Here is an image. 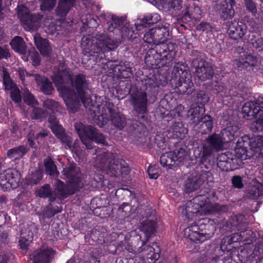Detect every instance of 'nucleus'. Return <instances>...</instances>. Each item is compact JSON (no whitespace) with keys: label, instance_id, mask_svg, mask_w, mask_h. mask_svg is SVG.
<instances>
[{"label":"nucleus","instance_id":"f257e3e1","mask_svg":"<svg viewBox=\"0 0 263 263\" xmlns=\"http://www.w3.org/2000/svg\"><path fill=\"white\" fill-rule=\"evenodd\" d=\"M51 79L69 112L75 113L79 110L81 100L85 108L92 106L90 109L93 111L94 121L99 126L102 127L110 120L114 126L120 129L126 124L125 117L116 110L111 103L105 102L93 106L90 95L87 92L88 85L84 75H76L72 79L69 69L62 67L51 76Z\"/></svg>","mask_w":263,"mask_h":263},{"label":"nucleus","instance_id":"f03ea898","mask_svg":"<svg viewBox=\"0 0 263 263\" xmlns=\"http://www.w3.org/2000/svg\"><path fill=\"white\" fill-rule=\"evenodd\" d=\"M95 165L105 171L108 175L116 177L126 176L130 171L128 165L124 160L117 159L116 155L109 152L98 155L95 160Z\"/></svg>","mask_w":263,"mask_h":263},{"label":"nucleus","instance_id":"7ed1b4c3","mask_svg":"<svg viewBox=\"0 0 263 263\" xmlns=\"http://www.w3.org/2000/svg\"><path fill=\"white\" fill-rule=\"evenodd\" d=\"M81 45L83 50L90 56L95 53H103L116 49L118 42L112 40L105 34H100L96 38L95 44L92 43L89 36H84L81 40Z\"/></svg>","mask_w":263,"mask_h":263},{"label":"nucleus","instance_id":"20e7f679","mask_svg":"<svg viewBox=\"0 0 263 263\" xmlns=\"http://www.w3.org/2000/svg\"><path fill=\"white\" fill-rule=\"evenodd\" d=\"M171 83L181 94H190L193 90L191 74L183 65L177 64L173 67Z\"/></svg>","mask_w":263,"mask_h":263},{"label":"nucleus","instance_id":"39448f33","mask_svg":"<svg viewBox=\"0 0 263 263\" xmlns=\"http://www.w3.org/2000/svg\"><path fill=\"white\" fill-rule=\"evenodd\" d=\"M262 142L259 136H255L250 138L245 136L238 139L235 148V155L237 157L246 160L248 158V150L263 156Z\"/></svg>","mask_w":263,"mask_h":263},{"label":"nucleus","instance_id":"423d86ee","mask_svg":"<svg viewBox=\"0 0 263 263\" xmlns=\"http://www.w3.org/2000/svg\"><path fill=\"white\" fill-rule=\"evenodd\" d=\"M74 127L82 143L87 149H93V141L104 145L108 144L103 135L92 125H85L79 122L75 124Z\"/></svg>","mask_w":263,"mask_h":263},{"label":"nucleus","instance_id":"0eeeda50","mask_svg":"<svg viewBox=\"0 0 263 263\" xmlns=\"http://www.w3.org/2000/svg\"><path fill=\"white\" fill-rule=\"evenodd\" d=\"M208 222L207 219H202L191 224L184 229V236L192 241L200 242L210 238L213 233L209 230L210 224Z\"/></svg>","mask_w":263,"mask_h":263},{"label":"nucleus","instance_id":"6e6552de","mask_svg":"<svg viewBox=\"0 0 263 263\" xmlns=\"http://www.w3.org/2000/svg\"><path fill=\"white\" fill-rule=\"evenodd\" d=\"M213 209V206L209 199L205 196L199 195L186 202L182 209V214L190 219L198 213L204 214L210 213Z\"/></svg>","mask_w":263,"mask_h":263},{"label":"nucleus","instance_id":"1a4fd4ad","mask_svg":"<svg viewBox=\"0 0 263 263\" xmlns=\"http://www.w3.org/2000/svg\"><path fill=\"white\" fill-rule=\"evenodd\" d=\"M17 13L25 30L29 31H36L41 25L43 16L40 14H32L27 6L20 5L17 6Z\"/></svg>","mask_w":263,"mask_h":263},{"label":"nucleus","instance_id":"9d476101","mask_svg":"<svg viewBox=\"0 0 263 263\" xmlns=\"http://www.w3.org/2000/svg\"><path fill=\"white\" fill-rule=\"evenodd\" d=\"M192 54L197 57L192 62V66L195 69V76L202 81L211 79L214 73L211 64L205 62L202 58L201 53L197 51H193Z\"/></svg>","mask_w":263,"mask_h":263},{"label":"nucleus","instance_id":"9b49d317","mask_svg":"<svg viewBox=\"0 0 263 263\" xmlns=\"http://www.w3.org/2000/svg\"><path fill=\"white\" fill-rule=\"evenodd\" d=\"M225 143L221 134L214 133L208 136L202 144V158L205 159L214 153L222 150Z\"/></svg>","mask_w":263,"mask_h":263},{"label":"nucleus","instance_id":"f8f14e48","mask_svg":"<svg viewBox=\"0 0 263 263\" xmlns=\"http://www.w3.org/2000/svg\"><path fill=\"white\" fill-rule=\"evenodd\" d=\"M170 35L166 25H161L150 29L144 35L143 41L148 44H159L166 41Z\"/></svg>","mask_w":263,"mask_h":263},{"label":"nucleus","instance_id":"ddd939ff","mask_svg":"<svg viewBox=\"0 0 263 263\" xmlns=\"http://www.w3.org/2000/svg\"><path fill=\"white\" fill-rule=\"evenodd\" d=\"M242 114L244 118L252 120L263 115V97H259L254 102H247L242 107Z\"/></svg>","mask_w":263,"mask_h":263},{"label":"nucleus","instance_id":"4468645a","mask_svg":"<svg viewBox=\"0 0 263 263\" xmlns=\"http://www.w3.org/2000/svg\"><path fill=\"white\" fill-rule=\"evenodd\" d=\"M20 181V174L15 169L8 168L0 174V185L3 188H16Z\"/></svg>","mask_w":263,"mask_h":263},{"label":"nucleus","instance_id":"2eb2a0df","mask_svg":"<svg viewBox=\"0 0 263 263\" xmlns=\"http://www.w3.org/2000/svg\"><path fill=\"white\" fill-rule=\"evenodd\" d=\"M148 100L147 93L144 91H137L130 94V102L134 109L138 114H143L146 112Z\"/></svg>","mask_w":263,"mask_h":263},{"label":"nucleus","instance_id":"dca6fc26","mask_svg":"<svg viewBox=\"0 0 263 263\" xmlns=\"http://www.w3.org/2000/svg\"><path fill=\"white\" fill-rule=\"evenodd\" d=\"M63 174L68 179L69 186L73 187L74 189H78L82 187L81 182L82 175L80 172V168L74 165L63 169Z\"/></svg>","mask_w":263,"mask_h":263},{"label":"nucleus","instance_id":"f3484780","mask_svg":"<svg viewBox=\"0 0 263 263\" xmlns=\"http://www.w3.org/2000/svg\"><path fill=\"white\" fill-rule=\"evenodd\" d=\"M155 44L156 54L161 60L171 61L175 57L176 53L175 44L169 42L167 44L161 43Z\"/></svg>","mask_w":263,"mask_h":263},{"label":"nucleus","instance_id":"a211bd4d","mask_svg":"<svg viewBox=\"0 0 263 263\" xmlns=\"http://www.w3.org/2000/svg\"><path fill=\"white\" fill-rule=\"evenodd\" d=\"M54 251L50 248H42L35 250L30 255L33 263H50L54 255Z\"/></svg>","mask_w":263,"mask_h":263},{"label":"nucleus","instance_id":"6ab92c4d","mask_svg":"<svg viewBox=\"0 0 263 263\" xmlns=\"http://www.w3.org/2000/svg\"><path fill=\"white\" fill-rule=\"evenodd\" d=\"M228 33L231 38L238 40L241 38L246 33L247 26L242 22L234 20L228 22Z\"/></svg>","mask_w":263,"mask_h":263},{"label":"nucleus","instance_id":"aec40b11","mask_svg":"<svg viewBox=\"0 0 263 263\" xmlns=\"http://www.w3.org/2000/svg\"><path fill=\"white\" fill-rule=\"evenodd\" d=\"M109 67L112 70L114 74L119 78H127L130 77L131 71L129 64L127 62H120L119 64L117 61L108 63Z\"/></svg>","mask_w":263,"mask_h":263},{"label":"nucleus","instance_id":"412c9836","mask_svg":"<svg viewBox=\"0 0 263 263\" xmlns=\"http://www.w3.org/2000/svg\"><path fill=\"white\" fill-rule=\"evenodd\" d=\"M147 242L142 241V246L138 248L137 252L138 253L144 252V255L149 258L152 261H155L160 257V249L157 243L153 245V246H145Z\"/></svg>","mask_w":263,"mask_h":263},{"label":"nucleus","instance_id":"4be33fe9","mask_svg":"<svg viewBox=\"0 0 263 263\" xmlns=\"http://www.w3.org/2000/svg\"><path fill=\"white\" fill-rule=\"evenodd\" d=\"M256 57L251 54H243L234 61V64L239 69H242L249 66H255L257 63Z\"/></svg>","mask_w":263,"mask_h":263},{"label":"nucleus","instance_id":"5701e85b","mask_svg":"<svg viewBox=\"0 0 263 263\" xmlns=\"http://www.w3.org/2000/svg\"><path fill=\"white\" fill-rule=\"evenodd\" d=\"M53 134L63 143H65L69 149H75V143L73 145L70 135L66 134L63 128L59 124L50 127Z\"/></svg>","mask_w":263,"mask_h":263},{"label":"nucleus","instance_id":"b1692460","mask_svg":"<svg viewBox=\"0 0 263 263\" xmlns=\"http://www.w3.org/2000/svg\"><path fill=\"white\" fill-rule=\"evenodd\" d=\"M204 181V177L201 175L189 177L185 184V192L190 193L198 189Z\"/></svg>","mask_w":263,"mask_h":263},{"label":"nucleus","instance_id":"393cba45","mask_svg":"<svg viewBox=\"0 0 263 263\" xmlns=\"http://www.w3.org/2000/svg\"><path fill=\"white\" fill-rule=\"evenodd\" d=\"M32 76L33 79L40 86V90L46 95H50L52 93L53 88L51 82L47 78L39 74H30Z\"/></svg>","mask_w":263,"mask_h":263},{"label":"nucleus","instance_id":"a878e982","mask_svg":"<svg viewBox=\"0 0 263 263\" xmlns=\"http://www.w3.org/2000/svg\"><path fill=\"white\" fill-rule=\"evenodd\" d=\"M205 109L202 105L195 106L192 105L187 112V116L190 121L195 125H197L202 120Z\"/></svg>","mask_w":263,"mask_h":263},{"label":"nucleus","instance_id":"bb28decb","mask_svg":"<svg viewBox=\"0 0 263 263\" xmlns=\"http://www.w3.org/2000/svg\"><path fill=\"white\" fill-rule=\"evenodd\" d=\"M35 45L41 53L44 56H49L51 51V47L47 39L42 38L39 34L34 35Z\"/></svg>","mask_w":263,"mask_h":263},{"label":"nucleus","instance_id":"cd10ccee","mask_svg":"<svg viewBox=\"0 0 263 263\" xmlns=\"http://www.w3.org/2000/svg\"><path fill=\"white\" fill-rule=\"evenodd\" d=\"M57 193V198L63 199L67 197V195L73 194L78 189H74L73 187L69 186H66L64 183L59 180H57L55 182Z\"/></svg>","mask_w":263,"mask_h":263},{"label":"nucleus","instance_id":"c85d7f7f","mask_svg":"<svg viewBox=\"0 0 263 263\" xmlns=\"http://www.w3.org/2000/svg\"><path fill=\"white\" fill-rule=\"evenodd\" d=\"M233 6L226 1L221 2L218 6L221 17L224 20L232 18L235 15Z\"/></svg>","mask_w":263,"mask_h":263},{"label":"nucleus","instance_id":"c756f323","mask_svg":"<svg viewBox=\"0 0 263 263\" xmlns=\"http://www.w3.org/2000/svg\"><path fill=\"white\" fill-rule=\"evenodd\" d=\"M239 128L236 125L228 126L221 132V135L225 143L233 140L239 136Z\"/></svg>","mask_w":263,"mask_h":263},{"label":"nucleus","instance_id":"7c9ffc66","mask_svg":"<svg viewBox=\"0 0 263 263\" xmlns=\"http://www.w3.org/2000/svg\"><path fill=\"white\" fill-rule=\"evenodd\" d=\"M157 228L156 222L153 219H147L141 223L140 230L143 232L146 237V241L149 237L154 234Z\"/></svg>","mask_w":263,"mask_h":263},{"label":"nucleus","instance_id":"2f4dec72","mask_svg":"<svg viewBox=\"0 0 263 263\" xmlns=\"http://www.w3.org/2000/svg\"><path fill=\"white\" fill-rule=\"evenodd\" d=\"M37 195L43 198H48L50 202H53L57 199V195L54 193L49 184H45L37 191Z\"/></svg>","mask_w":263,"mask_h":263},{"label":"nucleus","instance_id":"473e14b6","mask_svg":"<svg viewBox=\"0 0 263 263\" xmlns=\"http://www.w3.org/2000/svg\"><path fill=\"white\" fill-rule=\"evenodd\" d=\"M12 48L16 52L24 54L26 52V46L23 38L19 36H15L10 42Z\"/></svg>","mask_w":263,"mask_h":263},{"label":"nucleus","instance_id":"72a5a7b5","mask_svg":"<svg viewBox=\"0 0 263 263\" xmlns=\"http://www.w3.org/2000/svg\"><path fill=\"white\" fill-rule=\"evenodd\" d=\"M108 30L109 32L118 31L123 25V20L116 15H108Z\"/></svg>","mask_w":263,"mask_h":263},{"label":"nucleus","instance_id":"f704fd0d","mask_svg":"<svg viewBox=\"0 0 263 263\" xmlns=\"http://www.w3.org/2000/svg\"><path fill=\"white\" fill-rule=\"evenodd\" d=\"M75 0H60L57 8V13L60 16H65L73 6Z\"/></svg>","mask_w":263,"mask_h":263},{"label":"nucleus","instance_id":"c9c22d12","mask_svg":"<svg viewBox=\"0 0 263 263\" xmlns=\"http://www.w3.org/2000/svg\"><path fill=\"white\" fill-rule=\"evenodd\" d=\"M202 120L200 121V129L199 132L202 134H208L210 133L213 128V121L212 118L209 115H204Z\"/></svg>","mask_w":263,"mask_h":263},{"label":"nucleus","instance_id":"e433bc0d","mask_svg":"<svg viewBox=\"0 0 263 263\" xmlns=\"http://www.w3.org/2000/svg\"><path fill=\"white\" fill-rule=\"evenodd\" d=\"M160 163L163 167L172 168L176 164L172 152H169L161 155L160 158Z\"/></svg>","mask_w":263,"mask_h":263},{"label":"nucleus","instance_id":"4c0bfd02","mask_svg":"<svg viewBox=\"0 0 263 263\" xmlns=\"http://www.w3.org/2000/svg\"><path fill=\"white\" fill-rule=\"evenodd\" d=\"M160 20V15L157 13H147L141 20L140 26L146 27V24L148 26L157 23Z\"/></svg>","mask_w":263,"mask_h":263},{"label":"nucleus","instance_id":"58836bf2","mask_svg":"<svg viewBox=\"0 0 263 263\" xmlns=\"http://www.w3.org/2000/svg\"><path fill=\"white\" fill-rule=\"evenodd\" d=\"M173 136L175 138L183 139L187 133V129L183 126L181 122L174 124L172 128Z\"/></svg>","mask_w":263,"mask_h":263},{"label":"nucleus","instance_id":"ea45409f","mask_svg":"<svg viewBox=\"0 0 263 263\" xmlns=\"http://www.w3.org/2000/svg\"><path fill=\"white\" fill-rule=\"evenodd\" d=\"M249 41L258 51L263 50V38L260 35L254 33L250 34Z\"/></svg>","mask_w":263,"mask_h":263},{"label":"nucleus","instance_id":"a19ab883","mask_svg":"<svg viewBox=\"0 0 263 263\" xmlns=\"http://www.w3.org/2000/svg\"><path fill=\"white\" fill-rule=\"evenodd\" d=\"M26 148L23 146L21 145L17 147H15L9 149L7 152V156L10 158H14L15 159L22 157L27 153Z\"/></svg>","mask_w":263,"mask_h":263},{"label":"nucleus","instance_id":"79ce46f5","mask_svg":"<svg viewBox=\"0 0 263 263\" xmlns=\"http://www.w3.org/2000/svg\"><path fill=\"white\" fill-rule=\"evenodd\" d=\"M263 195V185L257 183L252 186L248 191V197L252 199H257Z\"/></svg>","mask_w":263,"mask_h":263},{"label":"nucleus","instance_id":"37998d69","mask_svg":"<svg viewBox=\"0 0 263 263\" xmlns=\"http://www.w3.org/2000/svg\"><path fill=\"white\" fill-rule=\"evenodd\" d=\"M246 10L255 18H258V13H262L263 10L258 11L256 4L252 0H245Z\"/></svg>","mask_w":263,"mask_h":263},{"label":"nucleus","instance_id":"c03bdc74","mask_svg":"<svg viewBox=\"0 0 263 263\" xmlns=\"http://www.w3.org/2000/svg\"><path fill=\"white\" fill-rule=\"evenodd\" d=\"M216 90L218 93H221L220 96L223 98V102L226 103H231L233 98L232 96V92L231 90L227 88L225 86L223 85H218Z\"/></svg>","mask_w":263,"mask_h":263},{"label":"nucleus","instance_id":"a18cd8bd","mask_svg":"<svg viewBox=\"0 0 263 263\" xmlns=\"http://www.w3.org/2000/svg\"><path fill=\"white\" fill-rule=\"evenodd\" d=\"M201 15V10L198 6L192 5L186 7L184 15L190 18L197 19Z\"/></svg>","mask_w":263,"mask_h":263},{"label":"nucleus","instance_id":"49530a36","mask_svg":"<svg viewBox=\"0 0 263 263\" xmlns=\"http://www.w3.org/2000/svg\"><path fill=\"white\" fill-rule=\"evenodd\" d=\"M3 84L6 90H10L16 87L15 84L11 80L8 72L5 68L3 70Z\"/></svg>","mask_w":263,"mask_h":263},{"label":"nucleus","instance_id":"de8ad7c7","mask_svg":"<svg viewBox=\"0 0 263 263\" xmlns=\"http://www.w3.org/2000/svg\"><path fill=\"white\" fill-rule=\"evenodd\" d=\"M43 105L46 108L55 112H62V106L57 102L52 99H46L43 102Z\"/></svg>","mask_w":263,"mask_h":263},{"label":"nucleus","instance_id":"09e8293b","mask_svg":"<svg viewBox=\"0 0 263 263\" xmlns=\"http://www.w3.org/2000/svg\"><path fill=\"white\" fill-rule=\"evenodd\" d=\"M172 152L176 163L183 162L188 156L187 152L183 148L176 149Z\"/></svg>","mask_w":263,"mask_h":263},{"label":"nucleus","instance_id":"8fccbe9b","mask_svg":"<svg viewBox=\"0 0 263 263\" xmlns=\"http://www.w3.org/2000/svg\"><path fill=\"white\" fill-rule=\"evenodd\" d=\"M42 178V173L40 171H37L26 178V183L30 185H35L39 183Z\"/></svg>","mask_w":263,"mask_h":263},{"label":"nucleus","instance_id":"3c124183","mask_svg":"<svg viewBox=\"0 0 263 263\" xmlns=\"http://www.w3.org/2000/svg\"><path fill=\"white\" fill-rule=\"evenodd\" d=\"M44 26L47 32L51 34L54 33L56 27L55 20L52 16H48L46 17L44 21Z\"/></svg>","mask_w":263,"mask_h":263},{"label":"nucleus","instance_id":"603ef678","mask_svg":"<svg viewBox=\"0 0 263 263\" xmlns=\"http://www.w3.org/2000/svg\"><path fill=\"white\" fill-rule=\"evenodd\" d=\"M44 165L47 173L50 175H54L57 173V169L54 162L50 158L44 160Z\"/></svg>","mask_w":263,"mask_h":263},{"label":"nucleus","instance_id":"864d4df0","mask_svg":"<svg viewBox=\"0 0 263 263\" xmlns=\"http://www.w3.org/2000/svg\"><path fill=\"white\" fill-rule=\"evenodd\" d=\"M23 100L27 104L31 106V107L37 104V101L28 89H25L24 91Z\"/></svg>","mask_w":263,"mask_h":263},{"label":"nucleus","instance_id":"5fc2aeb1","mask_svg":"<svg viewBox=\"0 0 263 263\" xmlns=\"http://www.w3.org/2000/svg\"><path fill=\"white\" fill-rule=\"evenodd\" d=\"M40 8L42 11H50L54 7L56 0H40Z\"/></svg>","mask_w":263,"mask_h":263},{"label":"nucleus","instance_id":"6e6d98bb","mask_svg":"<svg viewBox=\"0 0 263 263\" xmlns=\"http://www.w3.org/2000/svg\"><path fill=\"white\" fill-rule=\"evenodd\" d=\"M32 113L31 117L34 119H42L46 117L47 113L41 108L36 107L35 106L32 107Z\"/></svg>","mask_w":263,"mask_h":263},{"label":"nucleus","instance_id":"4d7b16f0","mask_svg":"<svg viewBox=\"0 0 263 263\" xmlns=\"http://www.w3.org/2000/svg\"><path fill=\"white\" fill-rule=\"evenodd\" d=\"M142 85L146 90H151L158 86V83L152 78L147 77L142 80Z\"/></svg>","mask_w":263,"mask_h":263},{"label":"nucleus","instance_id":"13d9d810","mask_svg":"<svg viewBox=\"0 0 263 263\" xmlns=\"http://www.w3.org/2000/svg\"><path fill=\"white\" fill-rule=\"evenodd\" d=\"M33 238V234L31 233V234L28 235L27 238H25L24 236L21 237L19 241L20 248L22 251H24V253L26 252L28 250V247L32 241Z\"/></svg>","mask_w":263,"mask_h":263},{"label":"nucleus","instance_id":"bf43d9fd","mask_svg":"<svg viewBox=\"0 0 263 263\" xmlns=\"http://www.w3.org/2000/svg\"><path fill=\"white\" fill-rule=\"evenodd\" d=\"M240 236L242 239V241H247L250 240L252 241L254 238V233L251 230L246 229L243 231H240Z\"/></svg>","mask_w":263,"mask_h":263},{"label":"nucleus","instance_id":"052dcab7","mask_svg":"<svg viewBox=\"0 0 263 263\" xmlns=\"http://www.w3.org/2000/svg\"><path fill=\"white\" fill-rule=\"evenodd\" d=\"M232 184L233 186L237 189H242L243 187L242 178L240 176H234L232 178Z\"/></svg>","mask_w":263,"mask_h":263},{"label":"nucleus","instance_id":"680f3d73","mask_svg":"<svg viewBox=\"0 0 263 263\" xmlns=\"http://www.w3.org/2000/svg\"><path fill=\"white\" fill-rule=\"evenodd\" d=\"M29 57L33 65L36 66L40 65L41 58L37 51L35 50L29 51Z\"/></svg>","mask_w":263,"mask_h":263},{"label":"nucleus","instance_id":"e2e57ef3","mask_svg":"<svg viewBox=\"0 0 263 263\" xmlns=\"http://www.w3.org/2000/svg\"><path fill=\"white\" fill-rule=\"evenodd\" d=\"M11 97L15 103H19L21 101V96L19 89L16 87L10 90Z\"/></svg>","mask_w":263,"mask_h":263},{"label":"nucleus","instance_id":"0e129e2a","mask_svg":"<svg viewBox=\"0 0 263 263\" xmlns=\"http://www.w3.org/2000/svg\"><path fill=\"white\" fill-rule=\"evenodd\" d=\"M11 56L9 49L7 46H0V59H8Z\"/></svg>","mask_w":263,"mask_h":263},{"label":"nucleus","instance_id":"69168bd1","mask_svg":"<svg viewBox=\"0 0 263 263\" xmlns=\"http://www.w3.org/2000/svg\"><path fill=\"white\" fill-rule=\"evenodd\" d=\"M257 117V120L252 124V128L256 131H261L263 130V117Z\"/></svg>","mask_w":263,"mask_h":263},{"label":"nucleus","instance_id":"338daca9","mask_svg":"<svg viewBox=\"0 0 263 263\" xmlns=\"http://www.w3.org/2000/svg\"><path fill=\"white\" fill-rule=\"evenodd\" d=\"M147 172L149 178L151 179H157L159 176L158 171L156 169L155 166H149L147 170Z\"/></svg>","mask_w":263,"mask_h":263},{"label":"nucleus","instance_id":"774afa93","mask_svg":"<svg viewBox=\"0 0 263 263\" xmlns=\"http://www.w3.org/2000/svg\"><path fill=\"white\" fill-rule=\"evenodd\" d=\"M196 97L198 101L201 103H205L208 101V95L203 91H198L197 92Z\"/></svg>","mask_w":263,"mask_h":263}]
</instances>
